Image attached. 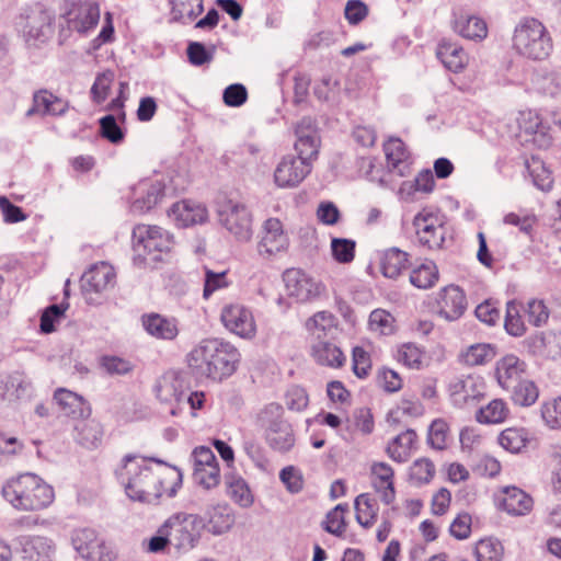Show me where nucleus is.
Instances as JSON below:
<instances>
[{"instance_id": "ddd939ff", "label": "nucleus", "mask_w": 561, "mask_h": 561, "mask_svg": "<svg viewBox=\"0 0 561 561\" xmlns=\"http://www.w3.org/2000/svg\"><path fill=\"white\" fill-rule=\"evenodd\" d=\"M67 26L70 31L87 34L93 30L100 21V7L91 0L73 2L65 14Z\"/></svg>"}, {"instance_id": "473e14b6", "label": "nucleus", "mask_w": 561, "mask_h": 561, "mask_svg": "<svg viewBox=\"0 0 561 561\" xmlns=\"http://www.w3.org/2000/svg\"><path fill=\"white\" fill-rule=\"evenodd\" d=\"M77 442L85 448H96L103 438V427L96 420H81L75 427Z\"/></svg>"}, {"instance_id": "13d9d810", "label": "nucleus", "mask_w": 561, "mask_h": 561, "mask_svg": "<svg viewBox=\"0 0 561 561\" xmlns=\"http://www.w3.org/2000/svg\"><path fill=\"white\" fill-rule=\"evenodd\" d=\"M356 243L351 239L333 238L331 241V250L333 257L339 263H351L355 257Z\"/></svg>"}, {"instance_id": "8fccbe9b", "label": "nucleus", "mask_w": 561, "mask_h": 561, "mask_svg": "<svg viewBox=\"0 0 561 561\" xmlns=\"http://www.w3.org/2000/svg\"><path fill=\"white\" fill-rule=\"evenodd\" d=\"M503 552L502 543L492 538L481 539L474 549L477 561H502Z\"/></svg>"}, {"instance_id": "79ce46f5", "label": "nucleus", "mask_w": 561, "mask_h": 561, "mask_svg": "<svg viewBox=\"0 0 561 561\" xmlns=\"http://www.w3.org/2000/svg\"><path fill=\"white\" fill-rule=\"evenodd\" d=\"M174 20L183 23L195 20L204 11L203 0H170Z\"/></svg>"}, {"instance_id": "c03bdc74", "label": "nucleus", "mask_w": 561, "mask_h": 561, "mask_svg": "<svg viewBox=\"0 0 561 561\" xmlns=\"http://www.w3.org/2000/svg\"><path fill=\"white\" fill-rule=\"evenodd\" d=\"M226 483L231 499L242 507H249L253 503V496L244 479L227 476Z\"/></svg>"}, {"instance_id": "cd10ccee", "label": "nucleus", "mask_w": 561, "mask_h": 561, "mask_svg": "<svg viewBox=\"0 0 561 561\" xmlns=\"http://www.w3.org/2000/svg\"><path fill=\"white\" fill-rule=\"evenodd\" d=\"M182 382L175 371L164 374L156 386L157 398L164 403L180 404L183 402L185 392L181 389Z\"/></svg>"}, {"instance_id": "a878e982", "label": "nucleus", "mask_w": 561, "mask_h": 561, "mask_svg": "<svg viewBox=\"0 0 561 561\" xmlns=\"http://www.w3.org/2000/svg\"><path fill=\"white\" fill-rule=\"evenodd\" d=\"M54 551L53 541L46 537H27L22 541L23 561H53Z\"/></svg>"}, {"instance_id": "b1692460", "label": "nucleus", "mask_w": 561, "mask_h": 561, "mask_svg": "<svg viewBox=\"0 0 561 561\" xmlns=\"http://www.w3.org/2000/svg\"><path fill=\"white\" fill-rule=\"evenodd\" d=\"M54 400L61 412L72 419H88L91 414L90 404L81 396L70 390L57 389L54 393Z\"/></svg>"}, {"instance_id": "09e8293b", "label": "nucleus", "mask_w": 561, "mask_h": 561, "mask_svg": "<svg viewBox=\"0 0 561 561\" xmlns=\"http://www.w3.org/2000/svg\"><path fill=\"white\" fill-rule=\"evenodd\" d=\"M434 476L435 466L428 458L416 459L410 467V480L417 486L430 483Z\"/></svg>"}, {"instance_id": "4d7b16f0", "label": "nucleus", "mask_w": 561, "mask_h": 561, "mask_svg": "<svg viewBox=\"0 0 561 561\" xmlns=\"http://www.w3.org/2000/svg\"><path fill=\"white\" fill-rule=\"evenodd\" d=\"M519 126L526 134L540 136L543 138L545 142L549 144L550 140L546 139L548 126L543 123L538 113L529 111L528 113L523 114Z\"/></svg>"}, {"instance_id": "39448f33", "label": "nucleus", "mask_w": 561, "mask_h": 561, "mask_svg": "<svg viewBox=\"0 0 561 561\" xmlns=\"http://www.w3.org/2000/svg\"><path fill=\"white\" fill-rule=\"evenodd\" d=\"M172 545L180 551L194 549L205 528L204 518L198 514L179 512L171 515L165 522Z\"/></svg>"}, {"instance_id": "0eeeda50", "label": "nucleus", "mask_w": 561, "mask_h": 561, "mask_svg": "<svg viewBox=\"0 0 561 561\" xmlns=\"http://www.w3.org/2000/svg\"><path fill=\"white\" fill-rule=\"evenodd\" d=\"M219 222L238 241H249L252 237V215L248 207L239 202L226 201L218 207Z\"/></svg>"}, {"instance_id": "ea45409f", "label": "nucleus", "mask_w": 561, "mask_h": 561, "mask_svg": "<svg viewBox=\"0 0 561 561\" xmlns=\"http://www.w3.org/2000/svg\"><path fill=\"white\" fill-rule=\"evenodd\" d=\"M525 164L535 186L541 191H549L552 186L553 179L543 161L536 156H531L530 159L526 160Z\"/></svg>"}, {"instance_id": "680f3d73", "label": "nucleus", "mask_w": 561, "mask_h": 561, "mask_svg": "<svg viewBox=\"0 0 561 561\" xmlns=\"http://www.w3.org/2000/svg\"><path fill=\"white\" fill-rule=\"evenodd\" d=\"M194 481L205 489H211L219 483L220 471L218 466L210 467H194L193 469Z\"/></svg>"}, {"instance_id": "7c9ffc66", "label": "nucleus", "mask_w": 561, "mask_h": 561, "mask_svg": "<svg viewBox=\"0 0 561 561\" xmlns=\"http://www.w3.org/2000/svg\"><path fill=\"white\" fill-rule=\"evenodd\" d=\"M502 507L514 516L526 515L533 508V499L516 486H507L504 489Z\"/></svg>"}, {"instance_id": "e2e57ef3", "label": "nucleus", "mask_w": 561, "mask_h": 561, "mask_svg": "<svg viewBox=\"0 0 561 561\" xmlns=\"http://www.w3.org/2000/svg\"><path fill=\"white\" fill-rule=\"evenodd\" d=\"M100 133L112 144H119L124 139V133L112 114L100 119Z\"/></svg>"}, {"instance_id": "6e6552de", "label": "nucleus", "mask_w": 561, "mask_h": 561, "mask_svg": "<svg viewBox=\"0 0 561 561\" xmlns=\"http://www.w3.org/2000/svg\"><path fill=\"white\" fill-rule=\"evenodd\" d=\"M116 274L112 265L100 262L83 273L80 279L81 291L90 305L100 302V297L115 285Z\"/></svg>"}, {"instance_id": "dca6fc26", "label": "nucleus", "mask_w": 561, "mask_h": 561, "mask_svg": "<svg viewBox=\"0 0 561 561\" xmlns=\"http://www.w3.org/2000/svg\"><path fill=\"white\" fill-rule=\"evenodd\" d=\"M220 319L230 332L241 337H252L255 334V321L252 312L240 304H230L222 308Z\"/></svg>"}, {"instance_id": "423d86ee", "label": "nucleus", "mask_w": 561, "mask_h": 561, "mask_svg": "<svg viewBox=\"0 0 561 561\" xmlns=\"http://www.w3.org/2000/svg\"><path fill=\"white\" fill-rule=\"evenodd\" d=\"M172 244V236L161 227L137 225L133 229L134 251L144 260L150 256L151 261H159L162 253L171 250Z\"/></svg>"}, {"instance_id": "de8ad7c7", "label": "nucleus", "mask_w": 561, "mask_h": 561, "mask_svg": "<svg viewBox=\"0 0 561 561\" xmlns=\"http://www.w3.org/2000/svg\"><path fill=\"white\" fill-rule=\"evenodd\" d=\"M527 442V432L524 428L510 427L499 436L500 445L511 453H519L526 447Z\"/></svg>"}, {"instance_id": "3c124183", "label": "nucleus", "mask_w": 561, "mask_h": 561, "mask_svg": "<svg viewBox=\"0 0 561 561\" xmlns=\"http://www.w3.org/2000/svg\"><path fill=\"white\" fill-rule=\"evenodd\" d=\"M504 328L512 336H522L526 332L525 323L520 317V308L514 300L506 304Z\"/></svg>"}, {"instance_id": "37998d69", "label": "nucleus", "mask_w": 561, "mask_h": 561, "mask_svg": "<svg viewBox=\"0 0 561 561\" xmlns=\"http://www.w3.org/2000/svg\"><path fill=\"white\" fill-rule=\"evenodd\" d=\"M510 391L513 402L520 407L533 405L539 396L537 386L528 379L520 380Z\"/></svg>"}, {"instance_id": "49530a36", "label": "nucleus", "mask_w": 561, "mask_h": 561, "mask_svg": "<svg viewBox=\"0 0 561 561\" xmlns=\"http://www.w3.org/2000/svg\"><path fill=\"white\" fill-rule=\"evenodd\" d=\"M435 187L433 172L422 170L413 181H405L400 186V194L412 195L415 192L431 193Z\"/></svg>"}, {"instance_id": "20e7f679", "label": "nucleus", "mask_w": 561, "mask_h": 561, "mask_svg": "<svg viewBox=\"0 0 561 561\" xmlns=\"http://www.w3.org/2000/svg\"><path fill=\"white\" fill-rule=\"evenodd\" d=\"M512 47L524 58L541 61L552 53L553 41L542 22L526 16L520 19L514 28Z\"/></svg>"}, {"instance_id": "c9c22d12", "label": "nucleus", "mask_w": 561, "mask_h": 561, "mask_svg": "<svg viewBox=\"0 0 561 561\" xmlns=\"http://www.w3.org/2000/svg\"><path fill=\"white\" fill-rule=\"evenodd\" d=\"M455 31L465 38L481 41L488 35L484 20L478 16H460L455 22Z\"/></svg>"}, {"instance_id": "69168bd1", "label": "nucleus", "mask_w": 561, "mask_h": 561, "mask_svg": "<svg viewBox=\"0 0 561 561\" xmlns=\"http://www.w3.org/2000/svg\"><path fill=\"white\" fill-rule=\"evenodd\" d=\"M423 353L414 344H404L398 351V360L410 368H420Z\"/></svg>"}, {"instance_id": "58836bf2", "label": "nucleus", "mask_w": 561, "mask_h": 561, "mask_svg": "<svg viewBox=\"0 0 561 561\" xmlns=\"http://www.w3.org/2000/svg\"><path fill=\"white\" fill-rule=\"evenodd\" d=\"M283 414L284 409L279 403H268L257 414V426L264 432L265 435L267 432L273 431L282 423H287V421L284 420Z\"/></svg>"}, {"instance_id": "f03ea898", "label": "nucleus", "mask_w": 561, "mask_h": 561, "mask_svg": "<svg viewBox=\"0 0 561 561\" xmlns=\"http://www.w3.org/2000/svg\"><path fill=\"white\" fill-rule=\"evenodd\" d=\"M240 358L234 345L209 337L202 340L187 353L186 364L191 375L197 380L222 381L236 373Z\"/></svg>"}, {"instance_id": "f3484780", "label": "nucleus", "mask_w": 561, "mask_h": 561, "mask_svg": "<svg viewBox=\"0 0 561 561\" xmlns=\"http://www.w3.org/2000/svg\"><path fill=\"white\" fill-rule=\"evenodd\" d=\"M289 245L287 234L284 232L283 224L277 218H268L263 225V234L257 243V252L268 259L272 255L286 251Z\"/></svg>"}, {"instance_id": "a19ab883", "label": "nucleus", "mask_w": 561, "mask_h": 561, "mask_svg": "<svg viewBox=\"0 0 561 561\" xmlns=\"http://www.w3.org/2000/svg\"><path fill=\"white\" fill-rule=\"evenodd\" d=\"M438 280V270L434 262L428 261L412 270L410 282L420 289L433 287Z\"/></svg>"}, {"instance_id": "393cba45", "label": "nucleus", "mask_w": 561, "mask_h": 561, "mask_svg": "<svg viewBox=\"0 0 561 561\" xmlns=\"http://www.w3.org/2000/svg\"><path fill=\"white\" fill-rule=\"evenodd\" d=\"M387 164L391 172L400 176H405L411 171V163L409 161V153L405 145L399 138H391L383 145Z\"/></svg>"}, {"instance_id": "a18cd8bd", "label": "nucleus", "mask_w": 561, "mask_h": 561, "mask_svg": "<svg viewBox=\"0 0 561 561\" xmlns=\"http://www.w3.org/2000/svg\"><path fill=\"white\" fill-rule=\"evenodd\" d=\"M317 341L324 340L335 330V318L328 311L317 312L307 323Z\"/></svg>"}, {"instance_id": "4c0bfd02", "label": "nucleus", "mask_w": 561, "mask_h": 561, "mask_svg": "<svg viewBox=\"0 0 561 561\" xmlns=\"http://www.w3.org/2000/svg\"><path fill=\"white\" fill-rule=\"evenodd\" d=\"M508 412L510 410L502 399H494L478 410L476 419L481 424H499L505 421Z\"/></svg>"}, {"instance_id": "aec40b11", "label": "nucleus", "mask_w": 561, "mask_h": 561, "mask_svg": "<svg viewBox=\"0 0 561 561\" xmlns=\"http://www.w3.org/2000/svg\"><path fill=\"white\" fill-rule=\"evenodd\" d=\"M168 216L178 227H188L203 224L207 219V209L204 205L192 202L181 201L174 203L168 211Z\"/></svg>"}, {"instance_id": "9d476101", "label": "nucleus", "mask_w": 561, "mask_h": 561, "mask_svg": "<svg viewBox=\"0 0 561 561\" xmlns=\"http://www.w3.org/2000/svg\"><path fill=\"white\" fill-rule=\"evenodd\" d=\"M71 542L76 551L88 561H113L114 552L100 539L94 529L73 530Z\"/></svg>"}, {"instance_id": "bb28decb", "label": "nucleus", "mask_w": 561, "mask_h": 561, "mask_svg": "<svg viewBox=\"0 0 561 561\" xmlns=\"http://www.w3.org/2000/svg\"><path fill=\"white\" fill-rule=\"evenodd\" d=\"M436 56L448 70L456 73L461 71L468 61L461 46L445 39L438 44Z\"/></svg>"}, {"instance_id": "4468645a", "label": "nucleus", "mask_w": 561, "mask_h": 561, "mask_svg": "<svg viewBox=\"0 0 561 561\" xmlns=\"http://www.w3.org/2000/svg\"><path fill=\"white\" fill-rule=\"evenodd\" d=\"M295 134L297 158L311 163L317 158L320 147V136L314 121L311 117H302L295 127Z\"/></svg>"}, {"instance_id": "6ab92c4d", "label": "nucleus", "mask_w": 561, "mask_h": 561, "mask_svg": "<svg viewBox=\"0 0 561 561\" xmlns=\"http://www.w3.org/2000/svg\"><path fill=\"white\" fill-rule=\"evenodd\" d=\"M164 196V184L159 180L145 179L134 187L131 207L135 211L145 213L153 208Z\"/></svg>"}, {"instance_id": "412c9836", "label": "nucleus", "mask_w": 561, "mask_h": 561, "mask_svg": "<svg viewBox=\"0 0 561 561\" xmlns=\"http://www.w3.org/2000/svg\"><path fill=\"white\" fill-rule=\"evenodd\" d=\"M526 370L525 362L520 360L517 356L510 354L501 358L496 363L495 376L499 385L505 389L511 390L520 380Z\"/></svg>"}, {"instance_id": "f257e3e1", "label": "nucleus", "mask_w": 561, "mask_h": 561, "mask_svg": "<svg viewBox=\"0 0 561 561\" xmlns=\"http://www.w3.org/2000/svg\"><path fill=\"white\" fill-rule=\"evenodd\" d=\"M150 462L164 465L162 460L156 458L129 454L123 458V465L116 470L117 479L124 485L127 496L133 501L147 504L157 503L164 492L169 497H173L182 484V476L178 471L174 473L175 481L172 486L164 489L163 481L152 470Z\"/></svg>"}, {"instance_id": "bf43d9fd", "label": "nucleus", "mask_w": 561, "mask_h": 561, "mask_svg": "<svg viewBox=\"0 0 561 561\" xmlns=\"http://www.w3.org/2000/svg\"><path fill=\"white\" fill-rule=\"evenodd\" d=\"M525 312L528 318V322L534 327H542L549 319V309L545 305L543 300L530 299L527 302Z\"/></svg>"}, {"instance_id": "774afa93", "label": "nucleus", "mask_w": 561, "mask_h": 561, "mask_svg": "<svg viewBox=\"0 0 561 561\" xmlns=\"http://www.w3.org/2000/svg\"><path fill=\"white\" fill-rule=\"evenodd\" d=\"M541 415L551 428L561 427V397L545 403L541 408Z\"/></svg>"}, {"instance_id": "7ed1b4c3", "label": "nucleus", "mask_w": 561, "mask_h": 561, "mask_svg": "<svg viewBox=\"0 0 561 561\" xmlns=\"http://www.w3.org/2000/svg\"><path fill=\"white\" fill-rule=\"evenodd\" d=\"M1 494L15 510L38 511L55 497L53 488L35 473L25 472L5 481Z\"/></svg>"}, {"instance_id": "4be33fe9", "label": "nucleus", "mask_w": 561, "mask_h": 561, "mask_svg": "<svg viewBox=\"0 0 561 561\" xmlns=\"http://www.w3.org/2000/svg\"><path fill=\"white\" fill-rule=\"evenodd\" d=\"M141 322L146 332L159 340L172 341L179 334V323L175 318L149 313L141 317Z\"/></svg>"}, {"instance_id": "a211bd4d", "label": "nucleus", "mask_w": 561, "mask_h": 561, "mask_svg": "<svg viewBox=\"0 0 561 561\" xmlns=\"http://www.w3.org/2000/svg\"><path fill=\"white\" fill-rule=\"evenodd\" d=\"M438 314L448 321L459 319L467 309L465 291L456 285L442 288L436 298Z\"/></svg>"}, {"instance_id": "2eb2a0df", "label": "nucleus", "mask_w": 561, "mask_h": 561, "mask_svg": "<svg viewBox=\"0 0 561 561\" xmlns=\"http://www.w3.org/2000/svg\"><path fill=\"white\" fill-rule=\"evenodd\" d=\"M310 172L311 163L289 154L276 165L274 181L278 187L291 188L298 186Z\"/></svg>"}, {"instance_id": "f8f14e48", "label": "nucleus", "mask_w": 561, "mask_h": 561, "mask_svg": "<svg viewBox=\"0 0 561 561\" xmlns=\"http://www.w3.org/2000/svg\"><path fill=\"white\" fill-rule=\"evenodd\" d=\"M417 240L430 250L440 249L444 241L446 229L439 217L432 211L423 209L413 220Z\"/></svg>"}, {"instance_id": "864d4df0", "label": "nucleus", "mask_w": 561, "mask_h": 561, "mask_svg": "<svg viewBox=\"0 0 561 561\" xmlns=\"http://www.w3.org/2000/svg\"><path fill=\"white\" fill-rule=\"evenodd\" d=\"M494 356V348L490 344H476L463 354V360L470 366H478L491 362Z\"/></svg>"}, {"instance_id": "e433bc0d", "label": "nucleus", "mask_w": 561, "mask_h": 561, "mask_svg": "<svg viewBox=\"0 0 561 561\" xmlns=\"http://www.w3.org/2000/svg\"><path fill=\"white\" fill-rule=\"evenodd\" d=\"M354 506L357 523L364 528H370L377 519V501L370 494L363 493L355 499Z\"/></svg>"}, {"instance_id": "72a5a7b5", "label": "nucleus", "mask_w": 561, "mask_h": 561, "mask_svg": "<svg viewBox=\"0 0 561 561\" xmlns=\"http://www.w3.org/2000/svg\"><path fill=\"white\" fill-rule=\"evenodd\" d=\"M33 103L38 106L42 115L60 116L64 115L69 107L67 101H64L46 89L34 92Z\"/></svg>"}, {"instance_id": "c85d7f7f", "label": "nucleus", "mask_w": 561, "mask_h": 561, "mask_svg": "<svg viewBox=\"0 0 561 561\" xmlns=\"http://www.w3.org/2000/svg\"><path fill=\"white\" fill-rule=\"evenodd\" d=\"M408 267L409 254L398 248L387 249L380 256V270L387 278H397Z\"/></svg>"}, {"instance_id": "2f4dec72", "label": "nucleus", "mask_w": 561, "mask_h": 561, "mask_svg": "<svg viewBox=\"0 0 561 561\" xmlns=\"http://www.w3.org/2000/svg\"><path fill=\"white\" fill-rule=\"evenodd\" d=\"M416 433L413 430H407L397 435L387 446L388 456L399 462H405L411 457L412 448L416 442Z\"/></svg>"}, {"instance_id": "f704fd0d", "label": "nucleus", "mask_w": 561, "mask_h": 561, "mask_svg": "<svg viewBox=\"0 0 561 561\" xmlns=\"http://www.w3.org/2000/svg\"><path fill=\"white\" fill-rule=\"evenodd\" d=\"M264 437L268 446L279 453L289 451L296 442L294 430L288 422L282 423L273 431L267 432Z\"/></svg>"}, {"instance_id": "9b49d317", "label": "nucleus", "mask_w": 561, "mask_h": 561, "mask_svg": "<svg viewBox=\"0 0 561 561\" xmlns=\"http://www.w3.org/2000/svg\"><path fill=\"white\" fill-rule=\"evenodd\" d=\"M288 296L297 301L306 302L319 298L325 291V286L307 275L299 268H288L283 274Z\"/></svg>"}, {"instance_id": "052dcab7", "label": "nucleus", "mask_w": 561, "mask_h": 561, "mask_svg": "<svg viewBox=\"0 0 561 561\" xmlns=\"http://www.w3.org/2000/svg\"><path fill=\"white\" fill-rule=\"evenodd\" d=\"M285 404L290 411H304L309 404V396L306 389L296 385L289 387L285 393Z\"/></svg>"}, {"instance_id": "603ef678", "label": "nucleus", "mask_w": 561, "mask_h": 561, "mask_svg": "<svg viewBox=\"0 0 561 561\" xmlns=\"http://www.w3.org/2000/svg\"><path fill=\"white\" fill-rule=\"evenodd\" d=\"M449 426L443 419L434 420L428 428L427 443L436 450H443L447 446Z\"/></svg>"}, {"instance_id": "1a4fd4ad", "label": "nucleus", "mask_w": 561, "mask_h": 561, "mask_svg": "<svg viewBox=\"0 0 561 561\" xmlns=\"http://www.w3.org/2000/svg\"><path fill=\"white\" fill-rule=\"evenodd\" d=\"M448 392L454 407L470 409L477 407L484 398L485 383L480 377L468 375L451 381Z\"/></svg>"}, {"instance_id": "6e6d98bb", "label": "nucleus", "mask_w": 561, "mask_h": 561, "mask_svg": "<svg viewBox=\"0 0 561 561\" xmlns=\"http://www.w3.org/2000/svg\"><path fill=\"white\" fill-rule=\"evenodd\" d=\"M113 81L114 72L111 70H106L96 76L90 91L94 103L101 104L107 99Z\"/></svg>"}, {"instance_id": "5701e85b", "label": "nucleus", "mask_w": 561, "mask_h": 561, "mask_svg": "<svg viewBox=\"0 0 561 561\" xmlns=\"http://www.w3.org/2000/svg\"><path fill=\"white\" fill-rule=\"evenodd\" d=\"M236 518L232 508L228 504H217L205 512V527L214 536L228 533L234 525Z\"/></svg>"}, {"instance_id": "c756f323", "label": "nucleus", "mask_w": 561, "mask_h": 561, "mask_svg": "<svg viewBox=\"0 0 561 561\" xmlns=\"http://www.w3.org/2000/svg\"><path fill=\"white\" fill-rule=\"evenodd\" d=\"M312 356L318 364L332 368H339L345 363L341 348L328 340L317 341L312 345Z\"/></svg>"}, {"instance_id": "0e129e2a", "label": "nucleus", "mask_w": 561, "mask_h": 561, "mask_svg": "<svg viewBox=\"0 0 561 561\" xmlns=\"http://www.w3.org/2000/svg\"><path fill=\"white\" fill-rule=\"evenodd\" d=\"M339 81L331 77H323L320 82L314 85L313 93L320 101H334L339 94Z\"/></svg>"}, {"instance_id": "5fc2aeb1", "label": "nucleus", "mask_w": 561, "mask_h": 561, "mask_svg": "<svg viewBox=\"0 0 561 561\" xmlns=\"http://www.w3.org/2000/svg\"><path fill=\"white\" fill-rule=\"evenodd\" d=\"M347 508V504H339L327 514L324 529L328 533L337 537L342 536L346 527L344 514Z\"/></svg>"}, {"instance_id": "338daca9", "label": "nucleus", "mask_w": 561, "mask_h": 561, "mask_svg": "<svg viewBox=\"0 0 561 561\" xmlns=\"http://www.w3.org/2000/svg\"><path fill=\"white\" fill-rule=\"evenodd\" d=\"M392 316L382 309H376L369 314V327L373 331L388 334L392 331Z\"/></svg>"}]
</instances>
